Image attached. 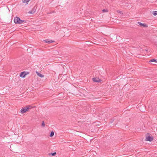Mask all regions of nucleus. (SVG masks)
I'll return each mask as SVG.
<instances>
[{
  "instance_id": "12",
  "label": "nucleus",
  "mask_w": 157,
  "mask_h": 157,
  "mask_svg": "<svg viewBox=\"0 0 157 157\" xmlns=\"http://www.w3.org/2000/svg\"><path fill=\"white\" fill-rule=\"evenodd\" d=\"M54 132L53 131H52L50 133V136L51 137H52L54 135Z\"/></svg>"
},
{
  "instance_id": "4",
  "label": "nucleus",
  "mask_w": 157,
  "mask_h": 157,
  "mask_svg": "<svg viewBox=\"0 0 157 157\" xmlns=\"http://www.w3.org/2000/svg\"><path fill=\"white\" fill-rule=\"evenodd\" d=\"M153 140V138L152 137L148 136L146 137L145 140L147 141H151Z\"/></svg>"
},
{
  "instance_id": "14",
  "label": "nucleus",
  "mask_w": 157,
  "mask_h": 157,
  "mask_svg": "<svg viewBox=\"0 0 157 157\" xmlns=\"http://www.w3.org/2000/svg\"><path fill=\"white\" fill-rule=\"evenodd\" d=\"M56 152L52 153L50 154L52 156L55 155H56Z\"/></svg>"
},
{
  "instance_id": "17",
  "label": "nucleus",
  "mask_w": 157,
  "mask_h": 157,
  "mask_svg": "<svg viewBox=\"0 0 157 157\" xmlns=\"http://www.w3.org/2000/svg\"><path fill=\"white\" fill-rule=\"evenodd\" d=\"M42 126H43V127L44 126H45V124H44V121H43V122H42Z\"/></svg>"
},
{
  "instance_id": "10",
  "label": "nucleus",
  "mask_w": 157,
  "mask_h": 157,
  "mask_svg": "<svg viewBox=\"0 0 157 157\" xmlns=\"http://www.w3.org/2000/svg\"><path fill=\"white\" fill-rule=\"evenodd\" d=\"M30 0H22V2L24 3H25V4L27 5L28 4V2Z\"/></svg>"
},
{
  "instance_id": "5",
  "label": "nucleus",
  "mask_w": 157,
  "mask_h": 157,
  "mask_svg": "<svg viewBox=\"0 0 157 157\" xmlns=\"http://www.w3.org/2000/svg\"><path fill=\"white\" fill-rule=\"evenodd\" d=\"M93 81L95 82H100L101 80L98 78H92Z\"/></svg>"
},
{
  "instance_id": "18",
  "label": "nucleus",
  "mask_w": 157,
  "mask_h": 157,
  "mask_svg": "<svg viewBox=\"0 0 157 157\" xmlns=\"http://www.w3.org/2000/svg\"><path fill=\"white\" fill-rule=\"evenodd\" d=\"M144 51H146V52L147 51V50H146V49H145V50H144Z\"/></svg>"
},
{
  "instance_id": "7",
  "label": "nucleus",
  "mask_w": 157,
  "mask_h": 157,
  "mask_svg": "<svg viewBox=\"0 0 157 157\" xmlns=\"http://www.w3.org/2000/svg\"><path fill=\"white\" fill-rule=\"evenodd\" d=\"M137 23L138 25H140L141 26H143L145 27H147L148 26V25L147 24L141 23L140 22H138Z\"/></svg>"
},
{
  "instance_id": "15",
  "label": "nucleus",
  "mask_w": 157,
  "mask_h": 157,
  "mask_svg": "<svg viewBox=\"0 0 157 157\" xmlns=\"http://www.w3.org/2000/svg\"><path fill=\"white\" fill-rule=\"evenodd\" d=\"M26 108H28V109L29 108V109H31L32 108V106L30 105H28L26 106Z\"/></svg>"
},
{
  "instance_id": "13",
  "label": "nucleus",
  "mask_w": 157,
  "mask_h": 157,
  "mask_svg": "<svg viewBox=\"0 0 157 157\" xmlns=\"http://www.w3.org/2000/svg\"><path fill=\"white\" fill-rule=\"evenodd\" d=\"M152 13L155 16L157 15V11H153L152 12Z\"/></svg>"
},
{
  "instance_id": "6",
  "label": "nucleus",
  "mask_w": 157,
  "mask_h": 157,
  "mask_svg": "<svg viewBox=\"0 0 157 157\" xmlns=\"http://www.w3.org/2000/svg\"><path fill=\"white\" fill-rule=\"evenodd\" d=\"M27 73L26 72L23 71V72H21V74L20 75V76L21 77L24 78V77H25V76L26 75H27Z\"/></svg>"
},
{
  "instance_id": "3",
  "label": "nucleus",
  "mask_w": 157,
  "mask_h": 157,
  "mask_svg": "<svg viewBox=\"0 0 157 157\" xmlns=\"http://www.w3.org/2000/svg\"><path fill=\"white\" fill-rule=\"evenodd\" d=\"M36 6H34L32 9V10L28 12V13L30 14L34 13L36 12Z\"/></svg>"
},
{
  "instance_id": "2",
  "label": "nucleus",
  "mask_w": 157,
  "mask_h": 157,
  "mask_svg": "<svg viewBox=\"0 0 157 157\" xmlns=\"http://www.w3.org/2000/svg\"><path fill=\"white\" fill-rule=\"evenodd\" d=\"M29 110V108H26L25 107V108L22 109L21 110V113H25L26 111Z\"/></svg>"
},
{
  "instance_id": "16",
  "label": "nucleus",
  "mask_w": 157,
  "mask_h": 157,
  "mask_svg": "<svg viewBox=\"0 0 157 157\" xmlns=\"http://www.w3.org/2000/svg\"><path fill=\"white\" fill-rule=\"evenodd\" d=\"M102 11L103 12H107L108 11L107 10L103 9L102 10Z\"/></svg>"
},
{
  "instance_id": "9",
  "label": "nucleus",
  "mask_w": 157,
  "mask_h": 157,
  "mask_svg": "<svg viewBox=\"0 0 157 157\" xmlns=\"http://www.w3.org/2000/svg\"><path fill=\"white\" fill-rule=\"evenodd\" d=\"M36 73H37V75L39 77H41V78H42L44 77V75L41 74L40 73L38 72L37 71H36Z\"/></svg>"
},
{
  "instance_id": "8",
  "label": "nucleus",
  "mask_w": 157,
  "mask_h": 157,
  "mask_svg": "<svg viewBox=\"0 0 157 157\" xmlns=\"http://www.w3.org/2000/svg\"><path fill=\"white\" fill-rule=\"evenodd\" d=\"M44 41L45 42L47 43L48 44H50L51 43H53L54 42V41L52 40H49V39H46L45 40H44Z\"/></svg>"
},
{
  "instance_id": "1",
  "label": "nucleus",
  "mask_w": 157,
  "mask_h": 157,
  "mask_svg": "<svg viewBox=\"0 0 157 157\" xmlns=\"http://www.w3.org/2000/svg\"><path fill=\"white\" fill-rule=\"evenodd\" d=\"M25 21L21 20L19 17H15L14 19V22L15 24H21Z\"/></svg>"
},
{
  "instance_id": "11",
  "label": "nucleus",
  "mask_w": 157,
  "mask_h": 157,
  "mask_svg": "<svg viewBox=\"0 0 157 157\" xmlns=\"http://www.w3.org/2000/svg\"><path fill=\"white\" fill-rule=\"evenodd\" d=\"M150 62H156V59H152L150 61Z\"/></svg>"
}]
</instances>
